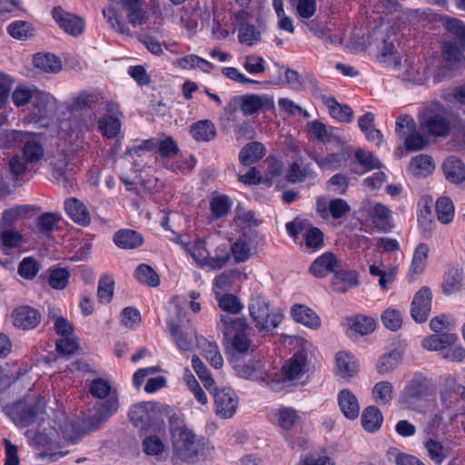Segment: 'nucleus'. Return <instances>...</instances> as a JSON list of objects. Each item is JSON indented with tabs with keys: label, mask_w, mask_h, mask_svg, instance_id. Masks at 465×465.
Returning a JSON list of instances; mask_svg holds the SVG:
<instances>
[{
	"label": "nucleus",
	"mask_w": 465,
	"mask_h": 465,
	"mask_svg": "<svg viewBox=\"0 0 465 465\" xmlns=\"http://www.w3.org/2000/svg\"><path fill=\"white\" fill-rule=\"evenodd\" d=\"M169 435L173 459L182 462H194L202 454L203 439L194 433L179 417L169 419Z\"/></svg>",
	"instance_id": "nucleus-1"
},
{
	"label": "nucleus",
	"mask_w": 465,
	"mask_h": 465,
	"mask_svg": "<svg viewBox=\"0 0 465 465\" xmlns=\"http://www.w3.org/2000/svg\"><path fill=\"white\" fill-rule=\"evenodd\" d=\"M89 392L94 398L104 400L94 406V422L91 421L92 418L88 419L89 430H96L104 420L117 412L119 397L109 381L103 378H96L90 382Z\"/></svg>",
	"instance_id": "nucleus-2"
},
{
	"label": "nucleus",
	"mask_w": 465,
	"mask_h": 465,
	"mask_svg": "<svg viewBox=\"0 0 465 465\" xmlns=\"http://www.w3.org/2000/svg\"><path fill=\"white\" fill-rule=\"evenodd\" d=\"M218 329L230 341V349L238 354H246L252 348V341L248 337L249 325L245 319L221 315L217 323Z\"/></svg>",
	"instance_id": "nucleus-3"
},
{
	"label": "nucleus",
	"mask_w": 465,
	"mask_h": 465,
	"mask_svg": "<svg viewBox=\"0 0 465 465\" xmlns=\"http://www.w3.org/2000/svg\"><path fill=\"white\" fill-rule=\"evenodd\" d=\"M5 142V147H15L23 145V153L28 163H36L44 156V148L41 143L40 136L35 133L8 130L3 134Z\"/></svg>",
	"instance_id": "nucleus-4"
},
{
	"label": "nucleus",
	"mask_w": 465,
	"mask_h": 465,
	"mask_svg": "<svg viewBox=\"0 0 465 465\" xmlns=\"http://www.w3.org/2000/svg\"><path fill=\"white\" fill-rule=\"evenodd\" d=\"M249 312L256 327L266 331L277 328L282 321V313L278 310L272 309L270 302L261 295L251 299Z\"/></svg>",
	"instance_id": "nucleus-5"
},
{
	"label": "nucleus",
	"mask_w": 465,
	"mask_h": 465,
	"mask_svg": "<svg viewBox=\"0 0 465 465\" xmlns=\"http://www.w3.org/2000/svg\"><path fill=\"white\" fill-rule=\"evenodd\" d=\"M164 408L153 402H142L134 405L129 411L131 422L137 428L147 430L163 422Z\"/></svg>",
	"instance_id": "nucleus-6"
},
{
	"label": "nucleus",
	"mask_w": 465,
	"mask_h": 465,
	"mask_svg": "<svg viewBox=\"0 0 465 465\" xmlns=\"http://www.w3.org/2000/svg\"><path fill=\"white\" fill-rule=\"evenodd\" d=\"M286 232L297 244H302L304 238L305 246L310 249L318 250L323 245V233L304 219L296 218L294 221L286 223Z\"/></svg>",
	"instance_id": "nucleus-7"
},
{
	"label": "nucleus",
	"mask_w": 465,
	"mask_h": 465,
	"mask_svg": "<svg viewBox=\"0 0 465 465\" xmlns=\"http://www.w3.org/2000/svg\"><path fill=\"white\" fill-rule=\"evenodd\" d=\"M309 361L302 352L294 353L282 367L281 377L272 374V378L279 381L282 390L296 385L308 372Z\"/></svg>",
	"instance_id": "nucleus-8"
},
{
	"label": "nucleus",
	"mask_w": 465,
	"mask_h": 465,
	"mask_svg": "<svg viewBox=\"0 0 465 465\" xmlns=\"http://www.w3.org/2000/svg\"><path fill=\"white\" fill-rule=\"evenodd\" d=\"M237 374L246 380L255 381L261 385L269 387L272 391H280L282 389L272 374L265 370L264 362L260 360L249 361L244 364H236Z\"/></svg>",
	"instance_id": "nucleus-9"
},
{
	"label": "nucleus",
	"mask_w": 465,
	"mask_h": 465,
	"mask_svg": "<svg viewBox=\"0 0 465 465\" xmlns=\"http://www.w3.org/2000/svg\"><path fill=\"white\" fill-rule=\"evenodd\" d=\"M395 133L405 139L404 145L408 151L422 150L428 143L427 137L416 131V123L411 115L403 114L397 118Z\"/></svg>",
	"instance_id": "nucleus-10"
},
{
	"label": "nucleus",
	"mask_w": 465,
	"mask_h": 465,
	"mask_svg": "<svg viewBox=\"0 0 465 465\" xmlns=\"http://www.w3.org/2000/svg\"><path fill=\"white\" fill-rule=\"evenodd\" d=\"M55 103V98L49 93L38 89L31 102L27 121L39 126H46L54 113Z\"/></svg>",
	"instance_id": "nucleus-11"
},
{
	"label": "nucleus",
	"mask_w": 465,
	"mask_h": 465,
	"mask_svg": "<svg viewBox=\"0 0 465 465\" xmlns=\"http://www.w3.org/2000/svg\"><path fill=\"white\" fill-rule=\"evenodd\" d=\"M232 108L239 107L245 116L258 114L263 108H269L273 105L272 99L268 94H242L231 98L230 104Z\"/></svg>",
	"instance_id": "nucleus-12"
},
{
	"label": "nucleus",
	"mask_w": 465,
	"mask_h": 465,
	"mask_svg": "<svg viewBox=\"0 0 465 465\" xmlns=\"http://www.w3.org/2000/svg\"><path fill=\"white\" fill-rule=\"evenodd\" d=\"M237 25L238 40L242 45L252 46L261 41V31L250 23V14L245 10L233 13Z\"/></svg>",
	"instance_id": "nucleus-13"
},
{
	"label": "nucleus",
	"mask_w": 465,
	"mask_h": 465,
	"mask_svg": "<svg viewBox=\"0 0 465 465\" xmlns=\"http://www.w3.org/2000/svg\"><path fill=\"white\" fill-rule=\"evenodd\" d=\"M429 389L426 379L421 374H415L401 392V401L407 408L413 405L428 395Z\"/></svg>",
	"instance_id": "nucleus-14"
},
{
	"label": "nucleus",
	"mask_w": 465,
	"mask_h": 465,
	"mask_svg": "<svg viewBox=\"0 0 465 465\" xmlns=\"http://www.w3.org/2000/svg\"><path fill=\"white\" fill-rule=\"evenodd\" d=\"M238 397L231 388H222L214 393V411L222 419L232 418L238 408Z\"/></svg>",
	"instance_id": "nucleus-15"
},
{
	"label": "nucleus",
	"mask_w": 465,
	"mask_h": 465,
	"mask_svg": "<svg viewBox=\"0 0 465 465\" xmlns=\"http://www.w3.org/2000/svg\"><path fill=\"white\" fill-rule=\"evenodd\" d=\"M52 16L59 27L72 36H79L84 31L85 23L84 19L74 14L64 11L60 6L53 8Z\"/></svg>",
	"instance_id": "nucleus-16"
},
{
	"label": "nucleus",
	"mask_w": 465,
	"mask_h": 465,
	"mask_svg": "<svg viewBox=\"0 0 465 465\" xmlns=\"http://www.w3.org/2000/svg\"><path fill=\"white\" fill-rule=\"evenodd\" d=\"M34 441L39 448L43 449V450L35 453V457L38 460L52 462L64 457L69 452L68 450H57V449L61 448L60 442L54 440V439L45 433L35 435Z\"/></svg>",
	"instance_id": "nucleus-17"
},
{
	"label": "nucleus",
	"mask_w": 465,
	"mask_h": 465,
	"mask_svg": "<svg viewBox=\"0 0 465 465\" xmlns=\"http://www.w3.org/2000/svg\"><path fill=\"white\" fill-rule=\"evenodd\" d=\"M432 294L430 289L423 287L420 289L411 302V317L416 322L427 321L431 309Z\"/></svg>",
	"instance_id": "nucleus-18"
},
{
	"label": "nucleus",
	"mask_w": 465,
	"mask_h": 465,
	"mask_svg": "<svg viewBox=\"0 0 465 465\" xmlns=\"http://www.w3.org/2000/svg\"><path fill=\"white\" fill-rule=\"evenodd\" d=\"M118 108V104L108 103L107 111L110 114L102 116L98 121V130L107 138L115 137L121 131L122 124L119 118L121 114Z\"/></svg>",
	"instance_id": "nucleus-19"
},
{
	"label": "nucleus",
	"mask_w": 465,
	"mask_h": 465,
	"mask_svg": "<svg viewBox=\"0 0 465 465\" xmlns=\"http://www.w3.org/2000/svg\"><path fill=\"white\" fill-rule=\"evenodd\" d=\"M184 252L193 260V263L200 269H206L210 251L204 239L196 238L188 242L181 243Z\"/></svg>",
	"instance_id": "nucleus-20"
},
{
	"label": "nucleus",
	"mask_w": 465,
	"mask_h": 465,
	"mask_svg": "<svg viewBox=\"0 0 465 465\" xmlns=\"http://www.w3.org/2000/svg\"><path fill=\"white\" fill-rule=\"evenodd\" d=\"M14 325L21 330H31L35 328L41 321L39 312L30 306H19L12 312Z\"/></svg>",
	"instance_id": "nucleus-21"
},
{
	"label": "nucleus",
	"mask_w": 465,
	"mask_h": 465,
	"mask_svg": "<svg viewBox=\"0 0 465 465\" xmlns=\"http://www.w3.org/2000/svg\"><path fill=\"white\" fill-rule=\"evenodd\" d=\"M420 128L432 136L443 137L448 135L450 124L448 119L440 114H424L420 119Z\"/></svg>",
	"instance_id": "nucleus-22"
},
{
	"label": "nucleus",
	"mask_w": 465,
	"mask_h": 465,
	"mask_svg": "<svg viewBox=\"0 0 465 465\" xmlns=\"http://www.w3.org/2000/svg\"><path fill=\"white\" fill-rule=\"evenodd\" d=\"M59 440L54 439L60 442L61 447L64 445H70L77 443L85 434L77 421L64 419L63 424H59V428H54Z\"/></svg>",
	"instance_id": "nucleus-23"
},
{
	"label": "nucleus",
	"mask_w": 465,
	"mask_h": 465,
	"mask_svg": "<svg viewBox=\"0 0 465 465\" xmlns=\"http://www.w3.org/2000/svg\"><path fill=\"white\" fill-rule=\"evenodd\" d=\"M338 266L339 261L336 256L332 252H326L311 264L310 272L317 278H323L331 272L335 273Z\"/></svg>",
	"instance_id": "nucleus-24"
},
{
	"label": "nucleus",
	"mask_w": 465,
	"mask_h": 465,
	"mask_svg": "<svg viewBox=\"0 0 465 465\" xmlns=\"http://www.w3.org/2000/svg\"><path fill=\"white\" fill-rule=\"evenodd\" d=\"M64 209L68 216L81 226L91 223V214L87 207L76 198H69L64 202Z\"/></svg>",
	"instance_id": "nucleus-25"
},
{
	"label": "nucleus",
	"mask_w": 465,
	"mask_h": 465,
	"mask_svg": "<svg viewBox=\"0 0 465 465\" xmlns=\"http://www.w3.org/2000/svg\"><path fill=\"white\" fill-rule=\"evenodd\" d=\"M121 4L132 25L136 27L147 22L148 15L142 0H121Z\"/></svg>",
	"instance_id": "nucleus-26"
},
{
	"label": "nucleus",
	"mask_w": 465,
	"mask_h": 465,
	"mask_svg": "<svg viewBox=\"0 0 465 465\" xmlns=\"http://www.w3.org/2000/svg\"><path fill=\"white\" fill-rule=\"evenodd\" d=\"M341 413L349 420H355L360 414V403L357 397L349 389L341 390L337 396Z\"/></svg>",
	"instance_id": "nucleus-27"
},
{
	"label": "nucleus",
	"mask_w": 465,
	"mask_h": 465,
	"mask_svg": "<svg viewBox=\"0 0 465 465\" xmlns=\"http://www.w3.org/2000/svg\"><path fill=\"white\" fill-rule=\"evenodd\" d=\"M76 154L62 151L54 157L53 176L57 181H64L65 174L76 166Z\"/></svg>",
	"instance_id": "nucleus-28"
},
{
	"label": "nucleus",
	"mask_w": 465,
	"mask_h": 465,
	"mask_svg": "<svg viewBox=\"0 0 465 465\" xmlns=\"http://www.w3.org/2000/svg\"><path fill=\"white\" fill-rule=\"evenodd\" d=\"M291 313L295 322L312 330H318L321 327L322 322L320 317L315 312L305 305H293Z\"/></svg>",
	"instance_id": "nucleus-29"
},
{
	"label": "nucleus",
	"mask_w": 465,
	"mask_h": 465,
	"mask_svg": "<svg viewBox=\"0 0 465 465\" xmlns=\"http://www.w3.org/2000/svg\"><path fill=\"white\" fill-rule=\"evenodd\" d=\"M323 104L330 115L340 123H351L353 119L352 109L345 104H340L333 97H323Z\"/></svg>",
	"instance_id": "nucleus-30"
},
{
	"label": "nucleus",
	"mask_w": 465,
	"mask_h": 465,
	"mask_svg": "<svg viewBox=\"0 0 465 465\" xmlns=\"http://www.w3.org/2000/svg\"><path fill=\"white\" fill-rule=\"evenodd\" d=\"M371 216L373 223L380 231L386 232L394 227L391 211L382 203L373 205Z\"/></svg>",
	"instance_id": "nucleus-31"
},
{
	"label": "nucleus",
	"mask_w": 465,
	"mask_h": 465,
	"mask_svg": "<svg viewBox=\"0 0 465 465\" xmlns=\"http://www.w3.org/2000/svg\"><path fill=\"white\" fill-rule=\"evenodd\" d=\"M114 242L121 249H135L143 243L141 233L134 230H119L114 235Z\"/></svg>",
	"instance_id": "nucleus-32"
},
{
	"label": "nucleus",
	"mask_w": 465,
	"mask_h": 465,
	"mask_svg": "<svg viewBox=\"0 0 465 465\" xmlns=\"http://www.w3.org/2000/svg\"><path fill=\"white\" fill-rule=\"evenodd\" d=\"M231 260V252L225 242L216 244L213 252H210L207 268L217 271L223 269Z\"/></svg>",
	"instance_id": "nucleus-33"
},
{
	"label": "nucleus",
	"mask_w": 465,
	"mask_h": 465,
	"mask_svg": "<svg viewBox=\"0 0 465 465\" xmlns=\"http://www.w3.org/2000/svg\"><path fill=\"white\" fill-rule=\"evenodd\" d=\"M339 375L342 378L354 376L359 370V365L354 356L347 351H339L335 356Z\"/></svg>",
	"instance_id": "nucleus-34"
},
{
	"label": "nucleus",
	"mask_w": 465,
	"mask_h": 465,
	"mask_svg": "<svg viewBox=\"0 0 465 465\" xmlns=\"http://www.w3.org/2000/svg\"><path fill=\"white\" fill-rule=\"evenodd\" d=\"M446 178L453 183H460L465 180V165L458 158L450 156L442 165Z\"/></svg>",
	"instance_id": "nucleus-35"
},
{
	"label": "nucleus",
	"mask_w": 465,
	"mask_h": 465,
	"mask_svg": "<svg viewBox=\"0 0 465 465\" xmlns=\"http://www.w3.org/2000/svg\"><path fill=\"white\" fill-rule=\"evenodd\" d=\"M357 284L358 276L353 271H337L331 279L332 290L337 292H345L348 289L357 286Z\"/></svg>",
	"instance_id": "nucleus-36"
},
{
	"label": "nucleus",
	"mask_w": 465,
	"mask_h": 465,
	"mask_svg": "<svg viewBox=\"0 0 465 465\" xmlns=\"http://www.w3.org/2000/svg\"><path fill=\"white\" fill-rule=\"evenodd\" d=\"M190 134L198 142H210L216 135V127L211 120H200L191 125Z\"/></svg>",
	"instance_id": "nucleus-37"
},
{
	"label": "nucleus",
	"mask_w": 465,
	"mask_h": 465,
	"mask_svg": "<svg viewBox=\"0 0 465 465\" xmlns=\"http://www.w3.org/2000/svg\"><path fill=\"white\" fill-rule=\"evenodd\" d=\"M458 336L455 333H435L423 339L422 346L429 351H440L456 342Z\"/></svg>",
	"instance_id": "nucleus-38"
},
{
	"label": "nucleus",
	"mask_w": 465,
	"mask_h": 465,
	"mask_svg": "<svg viewBox=\"0 0 465 465\" xmlns=\"http://www.w3.org/2000/svg\"><path fill=\"white\" fill-rule=\"evenodd\" d=\"M265 153L266 149L262 143H249L241 150L239 160L243 165L249 166L262 159Z\"/></svg>",
	"instance_id": "nucleus-39"
},
{
	"label": "nucleus",
	"mask_w": 465,
	"mask_h": 465,
	"mask_svg": "<svg viewBox=\"0 0 465 465\" xmlns=\"http://www.w3.org/2000/svg\"><path fill=\"white\" fill-rule=\"evenodd\" d=\"M361 421L366 431L375 432L381 427L383 416L378 407L371 405L363 410Z\"/></svg>",
	"instance_id": "nucleus-40"
},
{
	"label": "nucleus",
	"mask_w": 465,
	"mask_h": 465,
	"mask_svg": "<svg viewBox=\"0 0 465 465\" xmlns=\"http://www.w3.org/2000/svg\"><path fill=\"white\" fill-rule=\"evenodd\" d=\"M173 64L184 70H192L198 68L203 72L206 73L211 72L214 67V65L212 63L195 54H189L178 58L173 63Z\"/></svg>",
	"instance_id": "nucleus-41"
},
{
	"label": "nucleus",
	"mask_w": 465,
	"mask_h": 465,
	"mask_svg": "<svg viewBox=\"0 0 465 465\" xmlns=\"http://www.w3.org/2000/svg\"><path fill=\"white\" fill-rule=\"evenodd\" d=\"M402 360V352L400 350H392L381 355L377 363V371L381 374L392 372Z\"/></svg>",
	"instance_id": "nucleus-42"
},
{
	"label": "nucleus",
	"mask_w": 465,
	"mask_h": 465,
	"mask_svg": "<svg viewBox=\"0 0 465 465\" xmlns=\"http://www.w3.org/2000/svg\"><path fill=\"white\" fill-rule=\"evenodd\" d=\"M435 169V164L430 156L420 154L413 157L410 163V170L415 176H427Z\"/></svg>",
	"instance_id": "nucleus-43"
},
{
	"label": "nucleus",
	"mask_w": 465,
	"mask_h": 465,
	"mask_svg": "<svg viewBox=\"0 0 465 465\" xmlns=\"http://www.w3.org/2000/svg\"><path fill=\"white\" fill-rule=\"evenodd\" d=\"M37 91L35 86L19 84L10 94V97L14 105L20 108L31 103Z\"/></svg>",
	"instance_id": "nucleus-44"
},
{
	"label": "nucleus",
	"mask_w": 465,
	"mask_h": 465,
	"mask_svg": "<svg viewBox=\"0 0 465 465\" xmlns=\"http://www.w3.org/2000/svg\"><path fill=\"white\" fill-rule=\"evenodd\" d=\"M462 272L458 268L448 271L442 283V292L446 295L457 293L462 290Z\"/></svg>",
	"instance_id": "nucleus-45"
},
{
	"label": "nucleus",
	"mask_w": 465,
	"mask_h": 465,
	"mask_svg": "<svg viewBox=\"0 0 465 465\" xmlns=\"http://www.w3.org/2000/svg\"><path fill=\"white\" fill-rule=\"evenodd\" d=\"M373 401L379 405H389L393 398V385L387 381L377 382L372 388Z\"/></svg>",
	"instance_id": "nucleus-46"
},
{
	"label": "nucleus",
	"mask_w": 465,
	"mask_h": 465,
	"mask_svg": "<svg viewBox=\"0 0 465 465\" xmlns=\"http://www.w3.org/2000/svg\"><path fill=\"white\" fill-rule=\"evenodd\" d=\"M143 451L148 456L162 457L167 452V446L157 435H149L142 442Z\"/></svg>",
	"instance_id": "nucleus-47"
},
{
	"label": "nucleus",
	"mask_w": 465,
	"mask_h": 465,
	"mask_svg": "<svg viewBox=\"0 0 465 465\" xmlns=\"http://www.w3.org/2000/svg\"><path fill=\"white\" fill-rule=\"evenodd\" d=\"M33 62L35 67L47 73H57L62 68L60 60L52 54H37Z\"/></svg>",
	"instance_id": "nucleus-48"
},
{
	"label": "nucleus",
	"mask_w": 465,
	"mask_h": 465,
	"mask_svg": "<svg viewBox=\"0 0 465 465\" xmlns=\"http://www.w3.org/2000/svg\"><path fill=\"white\" fill-rule=\"evenodd\" d=\"M322 170H336L346 161L345 153H329L326 156L314 154L312 156Z\"/></svg>",
	"instance_id": "nucleus-49"
},
{
	"label": "nucleus",
	"mask_w": 465,
	"mask_h": 465,
	"mask_svg": "<svg viewBox=\"0 0 465 465\" xmlns=\"http://www.w3.org/2000/svg\"><path fill=\"white\" fill-rule=\"evenodd\" d=\"M436 213L439 222L448 224L453 221L455 208L452 201L448 197H440L436 202Z\"/></svg>",
	"instance_id": "nucleus-50"
},
{
	"label": "nucleus",
	"mask_w": 465,
	"mask_h": 465,
	"mask_svg": "<svg viewBox=\"0 0 465 465\" xmlns=\"http://www.w3.org/2000/svg\"><path fill=\"white\" fill-rule=\"evenodd\" d=\"M347 322L350 329L361 335H367L375 330V322L371 317L357 315L348 318Z\"/></svg>",
	"instance_id": "nucleus-51"
},
{
	"label": "nucleus",
	"mask_w": 465,
	"mask_h": 465,
	"mask_svg": "<svg viewBox=\"0 0 465 465\" xmlns=\"http://www.w3.org/2000/svg\"><path fill=\"white\" fill-rule=\"evenodd\" d=\"M232 21H234L233 14L230 16L228 21L214 19L212 28L213 36L216 40H225L230 35H233L236 31V27Z\"/></svg>",
	"instance_id": "nucleus-52"
},
{
	"label": "nucleus",
	"mask_w": 465,
	"mask_h": 465,
	"mask_svg": "<svg viewBox=\"0 0 465 465\" xmlns=\"http://www.w3.org/2000/svg\"><path fill=\"white\" fill-rule=\"evenodd\" d=\"M309 132L318 140L327 143L336 136L337 129L328 126L321 121H312L307 124Z\"/></svg>",
	"instance_id": "nucleus-53"
},
{
	"label": "nucleus",
	"mask_w": 465,
	"mask_h": 465,
	"mask_svg": "<svg viewBox=\"0 0 465 465\" xmlns=\"http://www.w3.org/2000/svg\"><path fill=\"white\" fill-rule=\"evenodd\" d=\"M115 282L112 275H103L98 282L97 297L101 303H109L114 292Z\"/></svg>",
	"instance_id": "nucleus-54"
},
{
	"label": "nucleus",
	"mask_w": 465,
	"mask_h": 465,
	"mask_svg": "<svg viewBox=\"0 0 465 465\" xmlns=\"http://www.w3.org/2000/svg\"><path fill=\"white\" fill-rule=\"evenodd\" d=\"M70 279V272L63 267H54L49 270L48 284L52 289L60 291L64 290Z\"/></svg>",
	"instance_id": "nucleus-55"
},
{
	"label": "nucleus",
	"mask_w": 465,
	"mask_h": 465,
	"mask_svg": "<svg viewBox=\"0 0 465 465\" xmlns=\"http://www.w3.org/2000/svg\"><path fill=\"white\" fill-rule=\"evenodd\" d=\"M103 15L113 30L121 35H130L131 33L129 27L121 19L117 11L114 7L110 6L104 8L103 10Z\"/></svg>",
	"instance_id": "nucleus-56"
},
{
	"label": "nucleus",
	"mask_w": 465,
	"mask_h": 465,
	"mask_svg": "<svg viewBox=\"0 0 465 465\" xmlns=\"http://www.w3.org/2000/svg\"><path fill=\"white\" fill-rule=\"evenodd\" d=\"M134 277L138 282L150 287L160 284V278L156 272L149 265L142 263L134 271Z\"/></svg>",
	"instance_id": "nucleus-57"
},
{
	"label": "nucleus",
	"mask_w": 465,
	"mask_h": 465,
	"mask_svg": "<svg viewBox=\"0 0 465 465\" xmlns=\"http://www.w3.org/2000/svg\"><path fill=\"white\" fill-rule=\"evenodd\" d=\"M173 341L181 351H188L192 349L193 340L191 336L184 334L180 326L172 321L167 322Z\"/></svg>",
	"instance_id": "nucleus-58"
},
{
	"label": "nucleus",
	"mask_w": 465,
	"mask_h": 465,
	"mask_svg": "<svg viewBox=\"0 0 465 465\" xmlns=\"http://www.w3.org/2000/svg\"><path fill=\"white\" fill-rule=\"evenodd\" d=\"M429 253V246L426 243H420L414 251L410 272L420 274L424 270Z\"/></svg>",
	"instance_id": "nucleus-59"
},
{
	"label": "nucleus",
	"mask_w": 465,
	"mask_h": 465,
	"mask_svg": "<svg viewBox=\"0 0 465 465\" xmlns=\"http://www.w3.org/2000/svg\"><path fill=\"white\" fill-rule=\"evenodd\" d=\"M22 234L14 229L0 227V249H13L20 246Z\"/></svg>",
	"instance_id": "nucleus-60"
},
{
	"label": "nucleus",
	"mask_w": 465,
	"mask_h": 465,
	"mask_svg": "<svg viewBox=\"0 0 465 465\" xmlns=\"http://www.w3.org/2000/svg\"><path fill=\"white\" fill-rule=\"evenodd\" d=\"M298 412L292 407H281L277 411V422L280 428L290 430L298 420Z\"/></svg>",
	"instance_id": "nucleus-61"
},
{
	"label": "nucleus",
	"mask_w": 465,
	"mask_h": 465,
	"mask_svg": "<svg viewBox=\"0 0 465 465\" xmlns=\"http://www.w3.org/2000/svg\"><path fill=\"white\" fill-rule=\"evenodd\" d=\"M444 390L440 392L441 400L446 402L451 396V393L460 395L465 399V387L457 382L456 377L449 374L444 377Z\"/></svg>",
	"instance_id": "nucleus-62"
},
{
	"label": "nucleus",
	"mask_w": 465,
	"mask_h": 465,
	"mask_svg": "<svg viewBox=\"0 0 465 465\" xmlns=\"http://www.w3.org/2000/svg\"><path fill=\"white\" fill-rule=\"evenodd\" d=\"M382 324L390 331H396L402 326V315L395 308H387L381 316Z\"/></svg>",
	"instance_id": "nucleus-63"
},
{
	"label": "nucleus",
	"mask_w": 465,
	"mask_h": 465,
	"mask_svg": "<svg viewBox=\"0 0 465 465\" xmlns=\"http://www.w3.org/2000/svg\"><path fill=\"white\" fill-rule=\"evenodd\" d=\"M8 34L15 39L25 40L33 35V27L30 23L17 20L7 26Z\"/></svg>",
	"instance_id": "nucleus-64"
}]
</instances>
